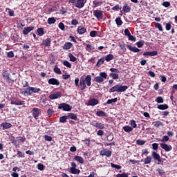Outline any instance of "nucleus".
Instances as JSON below:
<instances>
[{
  "label": "nucleus",
  "instance_id": "1",
  "mask_svg": "<svg viewBox=\"0 0 177 177\" xmlns=\"http://www.w3.org/2000/svg\"><path fill=\"white\" fill-rule=\"evenodd\" d=\"M91 81H92V77L90 75H88L86 77L82 76L80 80V86L81 91H84V89L86 88V85L87 86H91L92 84Z\"/></svg>",
  "mask_w": 177,
  "mask_h": 177
},
{
  "label": "nucleus",
  "instance_id": "2",
  "mask_svg": "<svg viewBox=\"0 0 177 177\" xmlns=\"http://www.w3.org/2000/svg\"><path fill=\"white\" fill-rule=\"evenodd\" d=\"M2 75L6 80V81L10 84H12L15 81L17 80V77H16V73H12V75L7 73L6 71L2 73Z\"/></svg>",
  "mask_w": 177,
  "mask_h": 177
},
{
  "label": "nucleus",
  "instance_id": "3",
  "mask_svg": "<svg viewBox=\"0 0 177 177\" xmlns=\"http://www.w3.org/2000/svg\"><path fill=\"white\" fill-rule=\"evenodd\" d=\"M41 92V88L37 87L28 86L25 88V91L21 92V95H32V93H39Z\"/></svg>",
  "mask_w": 177,
  "mask_h": 177
},
{
  "label": "nucleus",
  "instance_id": "4",
  "mask_svg": "<svg viewBox=\"0 0 177 177\" xmlns=\"http://www.w3.org/2000/svg\"><path fill=\"white\" fill-rule=\"evenodd\" d=\"M128 89V86L117 84L109 89V92H125Z\"/></svg>",
  "mask_w": 177,
  "mask_h": 177
},
{
  "label": "nucleus",
  "instance_id": "5",
  "mask_svg": "<svg viewBox=\"0 0 177 177\" xmlns=\"http://www.w3.org/2000/svg\"><path fill=\"white\" fill-rule=\"evenodd\" d=\"M68 3H72L78 9H82L85 6V0H69Z\"/></svg>",
  "mask_w": 177,
  "mask_h": 177
},
{
  "label": "nucleus",
  "instance_id": "6",
  "mask_svg": "<svg viewBox=\"0 0 177 177\" xmlns=\"http://www.w3.org/2000/svg\"><path fill=\"white\" fill-rule=\"evenodd\" d=\"M106 78L107 73L105 72H101L99 76L94 77V81H95V82H103V81H104V80Z\"/></svg>",
  "mask_w": 177,
  "mask_h": 177
},
{
  "label": "nucleus",
  "instance_id": "7",
  "mask_svg": "<svg viewBox=\"0 0 177 177\" xmlns=\"http://www.w3.org/2000/svg\"><path fill=\"white\" fill-rule=\"evenodd\" d=\"M152 157L155 161H158V164H161L162 165V163L164 162L161 159V156H160V154L157 153L156 151L152 152Z\"/></svg>",
  "mask_w": 177,
  "mask_h": 177
},
{
  "label": "nucleus",
  "instance_id": "8",
  "mask_svg": "<svg viewBox=\"0 0 177 177\" xmlns=\"http://www.w3.org/2000/svg\"><path fill=\"white\" fill-rule=\"evenodd\" d=\"M58 109L59 110H63L64 111H71V106L66 103L60 104L58 106Z\"/></svg>",
  "mask_w": 177,
  "mask_h": 177
},
{
  "label": "nucleus",
  "instance_id": "9",
  "mask_svg": "<svg viewBox=\"0 0 177 177\" xmlns=\"http://www.w3.org/2000/svg\"><path fill=\"white\" fill-rule=\"evenodd\" d=\"M91 125L95 128H97V129H104V124L100 122H97V121L92 122Z\"/></svg>",
  "mask_w": 177,
  "mask_h": 177
},
{
  "label": "nucleus",
  "instance_id": "10",
  "mask_svg": "<svg viewBox=\"0 0 177 177\" xmlns=\"http://www.w3.org/2000/svg\"><path fill=\"white\" fill-rule=\"evenodd\" d=\"M93 15L96 17L97 20H103V12H102L100 10H94Z\"/></svg>",
  "mask_w": 177,
  "mask_h": 177
},
{
  "label": "nucleus",
  "instance_id": "11",
  "mask_svg": "<svg viewBox=\"0 0 177 177\" xmlns=\"http://www.w3.org/2000/svg\"><path fill=\"white\" fill-rule=\"evenodd\" d=\"M59 97H62V92L57 91L50 95L48 99H50V100H55V99H59Z\"/></svg>",
  "mask_w": 177,
  "mask_h": 177
},
{
  "label": "nucleus",
  "instance_id": "12",
  "mask_svg": "<svg viewBox=\"0 0 177 177\" xmlns=\"http://www.w3.org/2000/svg\"><path fill=\"white\" fill-rule=\"evenodd\" d=\"M100 156H105L106 157H111V151L105 149L100 151Z\"/></svg>",
  "mask_w": 177,
  "mask_h": 177
},
{
  "label": "nucleus",
  "instance_id": "13",
  "mask_svg": "<svg viewBox=\"0 0 177 177\" xmlns=\"http://www.w3.org/2000/svg\"><path fill=\"white\" fill-rule=\"evenodd\" d=\"M160 146L161 147V149H162L163 150H165L166 151H171V150H172V146L171 145H168L166 143H160Z\"/></svg>",
  "mask_w": 177,
  "mask_h": 177
},
{
  "label": "nucleus",
  "instance_id": "14",
  "mask_svg": "<svg viewBox=\"0 0 177 177\" xmlns=\"http://www.w3.org/2000/svg\"><path fill=\"white\" fill-rule=\"evenodd\" d=\"M48 84L49 85H57V86H59L60 82L56 78H50L48 80Z\"/></svg>",
  "mask_w": 177,
  "mask_h": 177
},
{
  "label": "nucleus",
  "instance_id": "15",
  "mask_svg": "<svg viewBox=\"0 0 177 177\" xmlns=\"http://www.w3.org/2000/svg\"><path fill=\"white\" fill-rule=\"evenodd\" d=\"M32 112L34 118L37 120L38 117H39V113H41V109L38 108H33Z\"/></svg>",
  "mask_w": 177,
  "mask_h": 177
},
{
  "label": "nucleus",
  "instance_id": "16",
  "mask_svg": "<svg viewBox=\"0 0 177 177\" xmlns=\"http://www.w3.org/2000/svg\"><path fill=\"white\" fill-rule=\"evenodd\" d=\"M10 104H15V106H23L26 104V102L20 101L19 100H12Z\"/></svg>",
  "mask_w": 177,
  "mask_h": 177
},
{
  "label": "nucleus",
  "instance_id": "17",
  "mask_svg": "<svg viewBox=\"0 0 177 177\" xmlns=\"http://www.w3.org/2000/svg\"><path fill=\"white\" fill-rule=\"evenodd\" d=\"M97 104H99V100L96 98L89 100L87 104L88 106H96Z\"/></svg>",
  "mask_w": 177,
  "mask_h": 177
},
{
  "label": "nucleus",
  "instance_id": "18",
  "mask_svg": "<svg viewBox=\"0 0 177 177\" xmlns=\"http://www.w3.org/2000/svg\"><path fill=\"white\" fill-rule=\"evenodd\" d=\"M127 48L129 49L131 52H133L134 53H139L140 52V49L136 48V47H132L131 45H127Z\"/></svg>",
  "mask_w": 177,
  "mask_h": 177
},
{
  "label": "nucleus",
  "instance_id": "19",
  "mask_svg": "<svg viewBox=\"0 0 177 177\" xmlns=\"http://www.w3.org/2000/svg\"><path fill=\"white\" fill-rule=\"evenodd\" d=\"M32 30H34V27L29 26L27 28H24L22 32H23L24 35H27V34H28V32H31V31H32Z\"/></svg>",
  "mask_w": 177,
  "mask_h": 177
},
{
  "label": "nucleus",
  "instance_id": "20",
  "mask_svg": "<svg viewBox=\"0 0 177 177\" xmlns=\"http://www.w3.org/2000/svg\"><path fill=\"white\" fill-rule=\"evenodd\" d=\"M1 127H2L3 131L6 129H9V128H12V124L9 122H3L1 124Z\"/></svg>",
  "mask_w": 177,
  "mask_h": 177
},
{
  "label": "nucleus",
  "instance_id": "21",
  "mask_svg": "<svg viewBox=\"0 0 177 177\" xmlns=\"http://www.w3.org/2000/svg\"><path fill=\"white\" fill-rule=\"evenodd\" d=\"M69 172L71 174H73V175H80V172H81V171L78 169L76 168H70L69 169Z\"/></svg>",
  "mask_w": 177,
  "mask_h": 177
},
{
  "label": "nucleus",
  "instance_id": "22",
  "mask_svg": "<svg viewBox=\"0 0 177 177\" xmlns=\"http://www.w3.org/2000/svg\"><path fill=\"white\" fill-rule=\"evenodd\" d=\"M77 31L80 35L85 34V32H86V28H84V26H78Z\"/></svg>",
  "mask_w": 177,
  "mask_h": 177
},
{
  "label": "nucleus",
  "instance_id": "23",
  "mask_svg": "<svg viewBox=\"0 0 177 177\" xmlns=\"http://www.w3.org/2000/svg\"><path fill=\"white\" fill-rule=\"evenodd\" d=\"M96 115L97 117H107V113L103 111H97Z\"/></svg>",
  "mask_w": 177,
  "mask_h": 177
},
{
  "label": "nucleus",
  "instance_id": "24",
  "mask_svg": "<svg viewBox=\"0 0 177 177\" xmlns=\"http://www.w3.org/2000/svg\"><path fill=\"white\" fill-rule=\"evenodd\" d=\"M71 48H73V44L71 42L66 43L63 46V49L65 50H68V49H71Z\"/></svg>",
  "mask_w": 177,
  "mask_h": 177
},
{
  "label": "nucleus",
  "instance_id": "25",
  "mask_svg": "<svg viewBox=\"0 0 177 177\" xmlns=\"http://www.w3.org/2000/svg\"><path fill=\"white\" fill-rule=\"evenodd\" d=\"M73 160L80 162V164H84V158L80 156H76L74 157Z\"/></svg>",
  "mask_w": 177,
  "mask_h": 177
},
{
  "label": "nucleus",
  "instance_id": "26",
  "mask_svg": "<svg viewBox=\"0 0 177 177\" xmlns=\"http://www.w3.org/2000/svg\"><path fill=\"white\" fill-rule=\"evenodd\" d=\"M159 142H162V143H165L168 141H169V137L168 136H164L162 139L161 138H158L157 139Z\"/></svg>",
  "mask_w": 177,
  "mask_h": 177
},
{
  "label": "nucleus",
  "instance_id": "27",
  "mask_svg": "<svg viewBox=\"0 0 177 177\" xmlns=\"http://www.w3.org/2000/svg\"><path fill=\"white\" fill-rule=\"evenodd\" d=\"M122 10L124 13H129V12H131V7H129L128 4L125 3L122 8Z\"/></svg>",
  "mask_w": 177,
  "mask_h": 177
},
{
  "label": "nucleus",
  "instance_id": "28",
  "mask_svg": "<svg viewBox=\"0 0 177 177\" xmlns=\"http://www.w3.org/2000/svg\"><path fill=\"white\" fill-rule=\"evenodd\" d=\"M68 118H71V120H74L75 121H77V115L75 113H69L67 115Z\"/></svg>",
  "mask_w": 177,
  "mask_h": 177
},
{
  "label": "nucleus",
  "instance_id": "29",
  "mask_svg": "<svg viewBox=\"0 0 177 177\" xmlns=\"http://www.w3.org/2000/svg\"><path fill=\"white\" fill-rule=\"evenodd\" d=\"M156 128H159V127H164V123L161 121H156L153 122Z\"/></svg>",
  "mask_w": 177,
  "mask_h": 177
},
{
  "label": "nucleus",
  "instance_id": "30",
  "mask_svg": "<svg viewBox=\"0 0 177 177\" xmlns=\"http://www.w3.org/2000/svg\"><path fill=\"white\" fill-rule=\"evenodd\" d=\"M123 131L129 133V132H132V131H133V128L130 126H124L123 127Z\"/></svg>",
  "mask_w": 177,
  "mask_h": 177
},
{
  "label": "nucleus",
  "instance_id": "31",
  "mask_svg": "<svg viewBox=\"0 0 177 177\" xmlns=\"http://www.w3.org/2000/svg\"><path fill=\"white\" fill-rule=\"evenodd\" d=\"M104 59L106 60V62H111V60L114 59V55L113 54H109Z\"/></svg>",
  "mask_w": 177,
  "mask_h": 177
},
{
  "label": "nucleus",
  "instance_id": "32",
  "mask_svg": "<svg viewBox=\"0 0 177 177\" xmlns=\"http://www.w3.org/2000/svg\"><path fill=\"white\" fill-rule=\"evenodd\" d=\"M118 101V98L115 97L113 99L108 100L105 104H111L113 103H117Z\"/></svg>",
  "mask_w": 177,
  "mask_h": 177
},
{
  "label": "nucleus",
  "instance_id": "33",
  "mask_svg": "<svg viewBox=\"0 0 177 177\" xmlns=\"http://www.w3.org/2000/svg\"><path fill=\"white\" fill-rule=\"evenodd\" d=\"M48 24H55L56 23V19L55 17H50L47 20Z\"/></svg>",
  "mask_w": 177,
  "mask_h": 177
},
{
  "label": "nucleus",
  "instance_id": "34",
  "mask_svg": "<svg viewBox=\"0 0 177 177\" xmlns=\"http://www.w3.org/2000/svg\"><path fill=\"white\" fill-rule=\"evenodd\" d=\"M50 38H47L44 41L43 44L44 45V46H50Z\"/></svg>",
  "mask_w": 177,
  "mask_h": 177
},
{
  "label": "nucleus",
  "instance_id": "35",
  "mask_svg": "<svg viewBox=\"0 0 177 177\" xmlns=\"http://www.w3.org/2000/svg\"><path fill=\"white\" fill-rule=\"evenodd\" d=\"M115 21L116 25H117L118 26H122V24H123L122 20H121V17H117V18L115 19Z\"/></svg>",
  "mask_w": 177,
  "mask_h": 177
},
{
  "label": "nucleus",
  "instance_id": "36",
  "mask_svg": "<svg viewBox=\"0 0 177 177\" xmlns=\"http://www.w3.org/2000/svg\"><path fill=\"white\" fill-rule=\"evenodd\" d=\"M68 56L71 62H77V57H75L71 53H69L68 54Z\"/></svg>",
  "mask_w": 177,
  "mask_h": 177
},
{
  "label": "nucleus",
  "instance_id": "37",
  "mask_svg": "<svg viewBox=\"0 0 177 177\" xmlns=\"http://www.w3.org/2000/svg\"><path fill=\"white\" fill-rule=\"evenodd\" d=\"M120 49H122V50H123L124 52L127 51V48L125 47V43L124 42H119L118 44Z\"/></svg>",
  "mask_w": 177,
  "mask_h": 177
},
{
  "label": "nucleus",
  "instance_id": "38",
  "mask_svg": "<svg viewBox=\"0 0 177 177\" xmlns=\"http://www.w3.org/2000/svg\"><path fill=\"white\" fill-rule=\"evenodd\" d=\"M168 107L169 106L166 104L158 105V109L159 110H167V109H168Z\"/></svg>",
  "mask_w": 177,
  "mask_h": 177
},
{
  "label": "nucleus",
  "instance_id": "39",
  "mask_svg": "<svg viewBox=\"0 0 177 177\" xmlns=\"http://www.w3.org/2000/svg\"><path fill=\"white\" fill-rule=\"evenodd\" d=\"M104 60H106L104 59V57H102L97 61L96 66H97V67H100V66L104 63Z\"/></svg>",
  "mask_w": 177,
  "mask_h": 177
},
{
  "label": "nucleus",
  "instance_id": "40",
  "mask_svg": "<svg viewBox=\"0 0 177 177\" xmlns=\"http://www.w3.org/2000/svg\"><path fill=\"white\" fill-rule=\"evenodd\" d=\"M151 160H152V158L151 156H147L145 160H144V164H150L151 162Z\"/></svg>",
  "mask_w": 177,
  "mask_h": 177
},
{
  "label": "nucleus",
  "instance_id": "41",
  "mask_svg": "<svg viewBox=\"0 0 177 177\" xmlns=\"http://www.w3.org/2000/svg\"><path fill=\"white\" fill-rule=\"evenodd\" d=\"M17 142H18V143H23L26 142V138L21 137V136L17 137Z\"/></svg>",
  "mask_w": 177,
  "mask_h": 177
},
{
  "label": "nucleus",
  "instance_id": "42",
  "mask_svg": "<svg viewBox=\"0 0 177 177\" xmlns=\"http://www.w3.org/2000/svg\"><path fill=\"white\" fill-rule=\"evenodd\" d=\"M109 77H111L113 80H118L120 78V76L117 73H110Z\"/></svg>",
  "mask_w": 177,
  "mask_h": 177
},
{
  "label": "nucleus",
  "instance_id": "43",
  "mask_svg": "<svg viewBox=\"0 0 177 177\" xmlns=\"http://www.w3.org/2000/svg\"><path fill=\"white\" fill-rule=\"evenodd\" d=\"M136 45L138 48H142V46L145 45V40H140L138 42L136 43Z\"/></svg>",
  "mask_w": 177,
  "mask_h": 177
},
{
  "label": "nucleus",
  "instance_id": "44",
  "mask_svg": "<svg viewBox=\"0 0 177 177\" xmlns=\"http://www.w3.org/2000/svg\"><path fill=\"white\" fill-rule=\"evenodd\" d=\"M37 31L38 35H39L40 37H42V35H44V28H39Z\"/></svg>",
  "mask_w": 177,
  "mask_h": 177
},
{
  "label": "nucleus",
  "instance_id": "45",
  "mask_svg": "<svg viewBox=\"0 0 177 177\" xmlns=\"http://www.w3.org/2000/svg\"><path fill=\"white\" fill-rule=\"evenodd\" d=\"M67 118L68 116H62L59 118V122H62V124H64V122H67Z\"/></svg>",
  "mask_w": 177,
  "mask_h": 177
},
{
  "label": "nucleus",
  "instance_id": "46",
  "mask_svg": "<svg viewBox=\"0 0 177 177\" xmlns=\"http://www.w3.org/2000/svg\"><path fill=\"white\" fill-rule=\"evenodd\" d=\"M54 73H55V74H62V71H60V68L57 67V65L54 68Z\"/></svg>",
  "mask_w": 177,
  "mask_h": 177
},
{
  "label": "nucleus",
  "instance_id": "47",
  "mask_svg": "<svg viewBox=\"0 0 177 177\" xmlns=\"http://www.w3.org/2000/svg\"><path fill=\"white\" fill-rule=\"evenodd\" d=\"M6 11L8 12L9 16H15V11L10 8H6Z\"/></svg>",
  "mask_w": 177,
  "mask_h": 177
},
{
  "label": "nucleus",
  "instance_id": "48",
  "mask_svg": "<svg viewBox=\"0 0 177 177\" xmlns=\"http://www.w3.org/2000/svg\"><path fill=\"white\" fill-rule=\"evenodd\" d=\"M155 27H156V28H158V30H159V31H162V30H163L162 26L160 23H156Z\"/></svg>",
  "mask_w": 177,
  "mask_h": 177
},
{
  "label": "nucleus",
  "instance_id": "49",
  "mask_svg": "<svg viewBox=\"0 0 177 177\" xmlns=\"http://www.w3.org/2000/svg\"><path fill=\"white\" fill-rule=\"evenodd\" d=\"M111 167L112 168H115V169H121L122 167L119 165H115L114 163H111Z\"/></svg>",
  "mask_w": 177,
  "mask_h": 177
},
{
  "label": "nucleus",
  "instance_id": "50",
  "mask_svg": "<svg viewBox=\"0 0 177 177\" xmlns=\"http://www.w3.org/2000/svg\"><path fill=\"white\" fill-rule=\"evenodd\" d=\"M64 66H66V67H68V68H71V64L68 62V61L65 60L63 62Z\"/></svg>",
  "mask_w": 177,
  "mask_h": 177
},
{
  "label": "nucleus",
  "instance_id": "51",
  "mask_svg": "<svg viewBox=\"0 0 177 177\" xmlns=\"http://www.w3.org/2000/svg\"><path fill=\"white\" fill-rule=\"evenodd\" d=\"M82 142H84L86 146H90L91 145V139L89 138H86L85 140H82Z\"/></svg>",
  "mask_w": 177,
  "mask_h": 177
},
{
  "label": "nucleus",
  "instance_id": "52",
  "mask_svg": "<svg viewBox=\"0 0 177 177\" xmlns=\"http://www.w3.org/2000/svg\"><path fill=\"white\" fill-rule=\"evenodd\" d=\"M122 9V6L120 5H116L112 8V10H121Z\"/></svg>",
  "mask_w": 177,
  "mask_h": 177
},
{
  "label": "nucleus",
  "instance_id": "53",
  "mask_svg": "<svg viewBox=\"0 0 177 177\" xmlns=\"http://www.w3.org/2000/svg\"><path fill=\"white\" fill-rule=\"evenodd\" d=\"M136 143L137 145H138V146H143V145L146 143V141L142 140H137Z\"/></svg>",
  "mask_w": 177,
  "mask_h": 177
},
{
  "label": "nucleus",
  "instance_id": "54",
  "mask_svg": "<svg viewBox=\"0 0 177 177\" xmlns=\"http://www.w3.org/2000/svg\"><path fill=\"white\" fill-rule=\"evenodd\" d=\"M11 39H12V41H14V42H17L19 41V35H12V37H11Z\"/></svg>",
  "mask_w": 177,
  "mask_h": 177
},
{
  "label": "nucleus",
  "instance_id": "55",
  "mask_svg": "<svg viewBox=\"0 0 177 177\" xmlns=\"http://www.w3.org/2000/svg\"><path fill=\"white\" fill-rule=\"evenodd\" d=\"M130 124L132 128H136V127H138V124H136V122L134 120H131L130 121Z\"/></svg>",
  "mask_w": 177,
  "mask_h": 177
},
{
  "label": "nucleus",
  "instance_id": "56",
  "mask_svg": "<svg viewBox=\"0 0 177 177\" xmlns=\"http://www.w3.org/2000/svg\"><path fill=\"white\" fill-rule=\"evenodd\" d=\"M37 169L39 170V171H44V169H45V166L41 163H39L37 165Z\"/></svg>",
  "mask_w": 177,
  "mask_h": 177
},
{
  "label": "nucleus",
  "instance_id": "57",
  "mask_svg": "<svg viewBox=\"0 0 177 177\" xmlns=\"http://www.w3.org/2000/svg\"><path fill=\"white\" fill-rule=\"evenodd\" d=\"M7 57H9L10 59H12V57H15V53L13 51H9L7 53Z\"/></svg>",
  "mask_w": 177,
  "mask_h": 177
},
{
  "label": "nucleus",
  "instance_id": "58",
  "mask_svg": "<svg viewBox=\"0 0 177 177\" xmlns=\"http://www.w3.org/2000/svg\"><path fill=\"white\" fill-rule=\"evenodd\" d=\"M18 157H20L21 158H24V153L21 152V151H17Z\"/></svg>",
  "mask_w": 177,
  "mask_h": 177
},
{
  "label": "nucleus",
  "instance_id": "59",
  "mask_svg": "<svg viewBox=\"0 0 177 177\" xmlns=\"http://www.w3.org/2000/svg\"><path fill=\"white\" fill-rule=\"evenodd\" d=\"M86 49V50H88L89 52L90 50H93V49H95V48L93 46H92V45H91V44H87Z\"/></svg>",
  "mask_w": 177,
  "mask_h": 177
},
{
  "label": "nucleus",
  "instance_id": "60",
  "mask_svg": "<svg viewBox=\"0 0 177 177\" xmlns=\"http://www.w3.org/2000/svg\"><path fill=\"white\" fill-rule=\"evenodd\" d=\"M157 103H164V99L162 97H158L156 100Z\"/></svg>",
  "mask_w": 177,
  "mask_h": 177
},
{
  "label": "nucleus",
  "instance_id": "61",
  "mask_svg": "<svg viewBox=\"0 0 177 177\" xmlns=\"http://www.w3.org/2000/svg\"><path fill=\"white\" fill-rule=\"evenodd\" d=\"M44 140L47 142H52V137L48 135L44 136Z\"/></svg>",
  "mask_w": 177,
  "mask_h": 177
},
{
  "label": "nucleus",
  "instance_id": "62",
  "mask_svg": "<svg viewBox=\"0 0 177 177\" xmlns=\"http://www.w3.org/2000/svg\"><path fill=\"white\" fill-rule=\"evenodd\" d=\"M96 34H97V32L95 30H92L91 32H90V37H91L92 38L96 37Z\"/></svg>",
  "mask_w": 177,
  "mask_h": 177
},
{
  "label": "nucleus",
  "instance_id": "63",
  "mask_svg": "<svg viewBox=\"0 0 177 177\" xmlns=\"http://www.w3.org/2000/svg\"><path fill=\"white\" fill-rule=\"evenodd\" d=\"M152 149H153V150H158V143H153L152 144Z\"/></svg>",
  "mask_w": 177,
  "mask_h": 177
},
{
  "label": "nucleus",
  "instance_id": "64",
  "mask_svg": "<svg viewBox=\"0 0 177 177\" xmlns=\"http://www.w3.org/2000/svg\"><path fill=\"white\" fill-rule=\"evenodd\" d=\"M116 177H128L127 173L118 174L116 175Z\"/></svg>",
  "mask_w": 177,
  "mask_h": 177
}]
</instances>
